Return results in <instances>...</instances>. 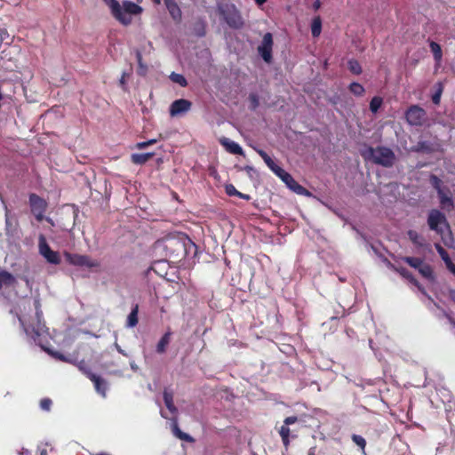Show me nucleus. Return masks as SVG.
<instances>
[{
	"mask_svg": "<svg viewBox=\"0 0 455 455\" xmlns=\"http://www.w3.org/2000/svg\"><path fill=\"white\" fill-rule=\"evenodd\" d=\"M115 347L120 354H122L124 356H127V354L121 348V347L117 343L115 344Z\"/></svg>",
	"mask_w": 455,
	"mask_h": 455,
	"instance_id": "48",
	"label": "nucleus"
},
{
	"mask_svg": "<svg viewBox=\"0 0 455 455\" xmlns=\"http://www.w3.org/2000/svg\"><path fill=\"white\" fill-rule=\"evenodd\" d=\"M297 421H298V418L296 416L287 417L283 421V425L281 427V428L279 430V434L282 437L283 445L286 447L289 445V443H290L289 438H290L291 430L289 428V426L296 423Z\"/></svg>",
	"mask_w": 455,
	"mask_h": 455,
	"instance_id": "13",
	"label": "nucleus"
},
{
	"mask_svg": "<svg viewBox=\"0 0 455 455\" xmlns=\"http://www.w3.org/2000/svg\"><path fill=\"white\" fill-rule=\"evenodd\" d=\"M256 151L264 160L265 164L268 166V168L278 176V173H281V172L283 169L278 166L264 150L256 149Z\"/></svg>",
	"mask_w": 455,
	"mask_h": 455,
	"instance_id": "16",
	"label": "nucleus"
},
{
	"mask_svg": "<svg viewBox=\"0 0 455 455\" xmlns=\"http://www.w3.org/2000/svg\"><path fill=\"white\" fill-rule=\"evenodd\" d=\"M446 267L452 273L455 274V265L452 263L451 259H448L444 261Z\"/></svg>",
	"mask_w": 455,
	"mask_h": 455,
	"instance_id": "42",
	"label": "nucleus"
},
{
	"mask_svg": "<svg viewBox=\"0 0 455 455\" xmlns=\"http://www.w3.org/2000/svg\"><path fill=\"white\" fill-rule=\"evenodd\" d=\"M29 203L31 205L32 212L36 215V218L38 220H41L46 206L44 200L40 198L38 196L32 194L29 196Z\"/></svg>",
	"mask_w": 455,
	"mask_h": 455,
	"instance_id": "12",
	"label": "nucleus"
},
{
	"mask_svg": "<svg viewBox=\"0 0 455 455\" xmlns=\"http://www.w3.org/2000/svg\"><path fill=\"white\" fill-rule=\"evenodd\" d=\"M170 79L173 83H176V84H180L182 87H184V86H186L188 84L186 78L184 77V76H182L180 74H177V73L172 72L170 75Z\"/></svg>",
	"mask_w": 455,
	"mask_h": 455,
	"instance_id": "29",
	"label": "nucleus"
},
{
	"mask_svg": "<svg viewBox=\"0 0 455 455\" xmlns=\"http://www.w3.org/2000/svg\"><path fill=\"white\" fill-rule=\"evenodd\" d=\"M403 260L416 269H419L424 264L423 260L419 258L404 257Z\"/></svg>",
	"mask_w": 455,
	"mask_h": 455,
	"instance_id": "27",
	"label": "nucleus"
},
{
	"mask_svg": "<svg viewBox=\"0 0 455 455\" xmlns=\"http://www.w3.org/2000/svg\"><path fill=\"white\" fill-rule=\"evenodd\" d=\"M225 191H226L227 195H228L229 196H242V193L239 192L238 190H236L235 186L232 185V184L226 185L225 186Z\"/></svg>",
	"mask_w": 455,
	"mask_h": 455,
	"instance_id": "36",
	"label": "nucleus"
},
{
	"mask_svg": "<svg viewBox=\"0 0 455 455\" xmlns=\"http://www.w3.org/2000/svg\"><path fill=\"white\" fill-rule=\"evenodd\" d=\"M172 432L173 435L180 440L190 443L194 441V439L188 434H186L180 429L177 419H173L172 421Z\"/></svg>",
	"mask_w": 455,
	"mask_h": 455,
	"instance_id": "21",
	"label": "nucleus"
},
{
	"mask_svg": "<svg viewBox=\"0 0 455 455\" xmlns=\"http://www.w3.org/2000/svg\"><path fill=\"white\" fill-rule=\"evenodd\" d=\"M382 99L380 97H373L370 102V109L372 113H377L382 105Z\"/></svg>",
	"mask_w": 455,
	"mask_h": 455,
	"instance_id": "31",
	"label": "nucleus"
},
{
	"mask_svg": "<svg viewBox=\"0 0 455 455\" xmlns=\"http://www.w3.org/2000/svg\"><path fill=\"white\" fill-rule=\"evenodd\" d=\"M352 440L357 446H359L363 451H364L366 446V441L362 435L355 434L352 435Z\"/></svg>",
	"mask_w": 455,
	"mask_h": 455,
	"instance_id": "35",
	"label": "nucleus"
},
{
	"mask_svg": "<svg viewBox=\"0 0 455 455\" xmlns=\"http://www.w3.org/2000/svg\"><path fill=\"white\" fill-rule=\"evenodd\" d=\"M314 7H315V9H318V8L320 7V1H318V0H317L316 2H315V4H314Z\"/></svg>",
	"mask_w": 455,
	"mask_h": 455,
	"instance_id": "53",
	"label": "nucleus"
},
{
	"mask_svg": "<svg viewBox=\"0 0 455 455\" xmlns=\"http://www.w3.org/2000/svg\"><path fill=\"white\" fill-rule=\"evenodd\" d=\"M402 276L408 279L411 283L418 285L416 279L410 274V272L404 267H394Z\"/></svg>",
	"mask_w": 455,
	"mask_h": 455,
	"instance_id": "32",
	"label": "nucleus"
},
{
	"mask_svg": "<svg viewBox=\"0 0 455 455\" xmlns=\"http://www.w3.org/2000/svg\"><path fill=\"white\" fill-rule=\"evenodd\" d=\"M322 29V22L320 18H315L312 21L311 25V32L312 36L317 37L321 34Z\"/></svg>",
	"mask_w": 455,
	"mask_h": 455,
	"instance_id": "28",
	"label": "nucleus"
},
{
	"mask_svg": "<svg viewBox=\"0 0 455 455\" xmlns=\"http://www.w3.org/2000/svg\"><path fill=\"white\" fill-rule=\"evenodd\" d=\"M191 102L185 99L174 100L170 106V115L178 116L187 113L191 108Z\"/></svg>",
	"mask_w": 455,
	"mask_h": 455,
	"instance_id": "11",
	"label": "nucleus"
},
{
	"mask_svg": "<svg viewBox=\"0 0 455 455\" xmlns=\"http://www.w3.org/2000/svg\"><path fill=\"white\" fill-rule=\"evenodd\" d=\"M278 177L291 188L292 191L299 195H307V191L305 188L299 185L291 174L283 170L281 173H278Z\"/></svg>",
	"mask_w": 455,
	"mask_h": 455,
	"instance_id": "10",
	"label": "nucleus"
},
{
	"mask_svg": "<svg viewBox=\"0 0 455 455\" xmlns=\"http://www.w3.org/2000/svg\"><path fill=\"white\" fill-rule=\"evenodd\" d=\"M449 320H450V322H451L452 324H454V325H455V323L452 321V319H451V318H449Z\"/></svg>",
	"mask_w": 455,
	"mask_h": 455,
	"instance_id": "58",
	"label": "nucleus"
},
{
	"mask_svg": "<svg viewBox=\"0 0 455 455\" xmlns=\"http://www.w3.org/2000/svg\"><path fill=\"white\" fill-rule=\"evenodd\" d=\"M156 4H159L161 3V0H153Z\"/></svg>",
	"mask_w": 455,
	"mask_h": 455,
	"instance_id": "56",
	"label": "nucleus"
},
{
	"mask_svg": "<svg viewBox=\"0 0 455 455\" xmlns=\"http://www.w3.org/2000/svg\"><path fill=\"white\" fill-rule=\"evenodd\" d=\"M349 90L355 96H362L364 93L363 86L355 82L349 85Z\"/></svg>",
	"mask_w": 455,
	"mask_h": 455,
	"instance_id": "30",
	"label": "nucleus"
},
{
	"mask_svg": "<svg viewBox=\"0 0 455 455\" xmlns=\"http://www.w3.org/2000/svg\"><path fill=\"white\" fill-rule=\"evenodd\" d=\"M35 307L36 309V323L34 324H30L27 322L24 315L19 316V321L23 327L25 333L30 337L36 343L41 344V336H43L45 332V325L42 322V312L39 311V301L35 300L34 302Z\"/></svg>",
	"mask_w": 455,
	"mask_h": 455,
	"instance_id": "2",
	"label": "nucleus"
},
{
	"mask_svg": "<svg viewBox=\"0 0 455 455\" xmlns=\"http://www.w3.org/2000/svg\"><path fill=\"white\" fill-rule=\"evenodd\" d=\"M408 236L416 246H423V238L418 232L414 230H409Z\"/></svg>",
	"mask_w": 455,
	"mask_h": 455,
	"instance_id": "26",
	"label": "nucleus"
},
{
	"mask_svg": "<svg viewBox=\"0 0 455 455\" xmlns=\"http://www.w3.org/2000/svg\"><path fill=\"white\" fill-rule=\"evenodd\" d=\"M125 76H126V74H125V73H123V75H122V76H121V78H120V81H119L120 84H121L124 88V86H125V83H126V78H125Z\"/></svg>",
	"mask_w": 455,
	"mask_h": 455,
	"instance_id": "47",
	"label": "nucleus"
},
{
	"mask_svg": "<svg viewBox=\"0 0 455 455\" xmlns=\"http://www.w3.org/2000/svg\"><path fill=\"white\" fill-rule=\"evenodd\" d=\"M153 156V153L132 154V161L135 164H143L148 162Z\"/></svg>",
	"mask_w": 455,
	"mask_h": 455,
	"instance_id": "22",
	"label": "nucleus"
},
{
	"mask_svg": "<svg viewBox=\"0 0 455 455\" xmlns=\"http://www.w3.org/2000/svg\"><path fill=\"white\" fill-rule=\"evenodd\" d=\"M167 10L171 16L175 20H179L181 18V11L174 0H164Z\"/></svg>",
	"mask_w": 455,
	"mask_h": 455,
	"instance_id": "17",
	"label": "nucleus"
},
{
	"mask_svg": "<svg viewBox=\"0 0 455 455\" xmlns=\"http://www.w3.org/2000/svg\"><path fill=\"white\" fill-rule=\"evenodd\" d=\"M435 249L443 261H447L451 259L447 251L440 244H435Z\"/></svg>",
	"mask_w": 455,
	"mask_h": 455,
	"instance_id": "39",
	"label": "nucleus"
},
{
	"mask_svg": "<svg viewBox=\"0 0 455 455\" xmlns=\"http://www.w3.org/2000/svg\"><path fill=\"white\" fill-rule=\"evenodd\" d=\"M138 2H140L141 0H137Z\"/></svg>",
	"mask_w": 455,
	"mask_h": 455,
	"instance_id": "60",
	"label": "nucleus"
},
{
	"mask_svg": "<svg viewBox=\"0 0 455 455\" xmlns=\"http://www.w3.org/2000/svg\"><path fill=\"white\" fill-rule=\"evenodd\" d=\"M255 2L259 4V5H261L263 4L264 3L267 2V0H255Z\"/></svg>",
	"mask_w": 455,
	"mask_h": 455,
	"instance_id": "52",
	"label": "nucleus"
},
{
	"mask_svg": "<svg viewBox=\"0 0 455 455\" xmlns=\"http://www.w3.org/2000/svg\"><path fill=\"white\" fill-rule=\"evenodd\" d=\"M38 251L47 262L54 265L60 263V256L58 251H52L47 243L44 235L38 236Z\"/></svg>",
	"mask_w": 455,
	"mask_h": 455,
	"instance_id": "5",
	"label": "nucleus"
},
{
	"mask_svg": "<svg viewBox=\"0 0 455 455\" xmlns=\"http://www.w3.org/2000/svg\"><path fill=\"white\" fill-rule=\"evenodd\" d=\"M272 35L270 33H266L262 38L261 44L258 47V52L267 63H270L272 60Z\"/></svg>",
	"mask_w": 455,
	"mask_h": 455,
	"instance_id": "8",
	"label": "nucleus"
},
{
	"mask_svg": "<svg viewBox=\"0 0 455 455\" xmlns=\"http://www.w3.org/2000/svg\"><path fill=\"white\" fill-rule=\"evenodd\" d=\"M161 415L162 417L166 418L163 411H161Z\"/></svg>",
	"mask_w": 455,
	"mask_h": 455,
	"instance_id": "59",
	"label": "nucleus"
},
{
	"mask_svg": "<svg viewBox=\"0 0 455 455\" xmlns=\"http://www.w3.org/2000/svg\"><path fill=\"white\" fill-rule=\"evenodd\" d=\"M446 267L452 273L455 274V265L452 263L451 259H448L444 261Z\"/></svg>",
	"mask_w": 455,
	"mask_h": 455,
	"instance_id": "44",
	"label": "nucleus"
},
{
	"mask_svg": "<svg viewBox=\"0 0 455 455\" xmlns=\"http://www.w3.org/2000/svg\"><path fill=\"white\" fill-rule=\"evenodd\" d=\"M441 93H442V91L439 90L437 92H435L433 97H432V100L435 104H439L440 103V99H441Z\"/></svg>",
	"mask_w": 455,
	"mask_h": 455,
	"instance_id": "45",
	"label": "nucleus"
},
{
	"mask_svg": "<svg viewBox=\"0 0 455 455\" xmlns=\"http://www.w3.org/2000/svg\"><path fill=\"white\" fill-rule=\"evenodd\" d=\"M220 144L231 154L243 155V151L240 145L228 138L220 139Z\"/></svg>",
	"mask_w": 455,
	"mask_h": 455,
	"instance_id": "15",
	"label": "nucleus"
},
{
	"mask_svg": "<svg viewBox=\"0 0 455 455\" xmlns=\"http://www.w3.org/2000/svg\"><path fill=\"white\" fill-rule=\"evenodd\" d=\"M16 283V278L5 270H0V289L4 286H12Z\"/></svg>",
	"mask_w": 455,
	"mask_h": 455,
	"instance_id": "19",
	"label": "nucleus"
},
{
	"mask_svg": "<svg viewBox=\"0 0 455 455\" xmlns=\"http://www.w3.org/2000/svg\"><path fill=\"white\" fill-rule=\"evenodd\" d=\"M250 100H251V105H252V108H256L259 105V99L257 97V95L255 94H251L250 95Z\"/></svg>",
	"mask_w": 455,
	"mask_h": 455,
	"instance_id": "41",
	"label": "nucleus"
},
{
	"mask_svg": "<svg viewBox=\"0 0 455 455\" xmlns=\"http://www.w3.org/2000/svg\"><path fill=\"white\" fill-rule=\"evenodd\" d=\"M156 142V140H155V139H153V140H148V141L139 142V143L137 144V148H138L139 149H142V148H146V147H148V146H150V145L155 144Z\"/></svg>",
	"mask_w": 455,
	"mask_h": 455,
	"instance_id": "40",
	"label": "nucleus"
},
{
	"mask_svg": "<svg viewBox=\"0 0 455 455\" xmlns=\"http://www.w3.org/2000/svg\"><path fill=\"white\" fill-rule=\"evenodd\" d=\"M406 120L411 125H422L426 120V112L419 106H411L406 112Z\"/></svg>",
	"mask_w": 455,
	"mask_h": 455,
	"instance_id": "7",
	"label": "nucleus"
},
{
	"mask_svg": "<svg viewBox=\"0 0 455 455\" xmlns=\"http://www.w3.org/2000/svg\"><path fill=\"white\" fill-rule=\"evenodd\" d=\"M164 401L165 406L170 411V412L172 414H176L178 410L173 403V394L172 391H169L167 389H165L164 391Z\"/></svg>",
	"mask_w": 455,
	"mask_h": 455,
	"instance_id": "20",
	"label": "nucleus"
},
{
	"mask_svg": "<svg viewBox=\"0 0 455 455\" xmlns=\"http://www.w3.org/2000/svg\"><path fill=\"white\" fill-rule=\"evenodd\" d=\"M223 15L226 22L232 28H239L243 24L241 15L234 5L228 7L227 12L223 11Z\"/></svg>",
	"mask_w": 455,
	"mask_h": 455,
	"instance_id": "9",
	"label": "nucleus"
},
{
	"mask_svg": "<svg viewBox=\"0 0 455 455\" xmlns=\"http://www.w3.org/2000/svg\"><path fill=\"white\" fill-rule=\"evenodd\" d=\"M40 455H48V454H47V451H46V449H43V450L40 451Z\"/></svg>",
	"mask_w": 455,
	"mask_h": 455,
	"instance_id": "54",
	"label": "nucleus"
},
{
	"mask_svg": "<svg viewBox=\"0 0 455 455\" xmlns=\"http://www.w3.org/2000/svg\"><path fill=\"white\" fill-rule=\"evenodd\" d=\"M430 50L434 55V59L437 63H440L443 58L441 46L435 42H430Z\"/></svg>",
	"mask_w": 455,
	"mask_h": 455,
	"instance_id": "25",
	"label": "nucleus"
},
{
	"mask_svg": "<svg viewBox=\"0 0 455 455\" xmlns=\"http://www.w3.org/2000/svg\"><path fill=\"white\" fill-rule=\"evenodd\" d=\"M138 312H139V307H138V305H136L132 309L130 314L128 315L127 323H126V326L127 327L132 328V327H135L137 325V323H138Z\"/></svg>",
	"mask_w": 455,
	"mask_h": 455,
	"instance_id": "23",
	"label": "nucleus"
},
{
	"mask_svg": "<svg viewBox=\"0 0 455 455\" xmlns=\"http://www.w3.org/2000/svg\"><path fill=\"white\" fill-rule=\"evenodd\" d=\"M363 156L384 167H391L395 160L394 152L386 147L368 148Z\"/></svg>",
	"mask_w": 455,
	"mask_h": 455,
	"instance_id": "3",
	"label": "nucleus"
},
{
	"mask_svg": "<svg viewBox=\"0 0 455 455\" xmlns=\"http://www.w3.org/2000/svg\"><path fill=\"white\" fill-rule=\"evenodd\" d=\"M446 267L452 273L455 274V265L452 263L451 259H448L444 261Z\"/></svg>",
	"mask_w": 455,
	"mask_h": 455,
	"instance_id": "43",
	"label": "nucleus"
},
{
	"mask_svg": "<svg viewBox=\"0 0 455 455\" xmlns=\"http://www.w3.org/2000/svg\"><path fill=\"white\" fill-rule=\"evenodd\" d=\"M86 376L93 382L96 391L100 394L103 397L106 396V392L108 389L107 382L101 379L100 376L91 372L84 371Z\"/></svg>",
	"mask_w": 455,
	"mask_h": 455,
	"instance_id": "14",
	"label": "nucleus"
},
{
	"mask_svg": "<svg viewBox=\"0 0 455 455\" xmlns=\"http://www.w3.org/2000/svg\"><path fill=\"white\" fill-rule=\"evenodd\" d=\"M136 58H137V60H138V63H139V67H140L139 73L140 75H144L146 73L147 67L142 63V56H141V53L140 52H136Z\"/></svg>",
	"mask_w": 455,
	"mask_h": 455,
	"instance_id": "38",
	"label": "nucleus"
},
{
	"mask_svg": "<svg viewBox=\"0 0 455 455\" xmlns=\"http://www.w3.org/2000/svg\"><path fill=\"white\" fill-rule=\"evenodd\" d=\"M453 275H455V273Z\"/></svg>",
	"mask_w": 455,
	"mask_h": 455,
	"instance_id": "62",
	"label": "nucleus"
},
{
	"mask_svg": "<svg viewBox=\"0 0 455 455\" xmlns=\"http://www.w3.org/2000/svg\"><path fill=\"white\" fill-rule=\"evenodd\" d=\"M427 223L430 229L435 230L442 236L446 233L451 234L445 216L438 210H432L429 212Z\"/></svg>",
	"mask_w": 455,
	"mask_h": 455,
	"instance_id": "4",
	"label": "nucleus"
},
{
	"mask_svg": "<svg viewBox=\"0 0 455 455\" xmlns=\"http://www.w3.org/2000/svg\"><path fill=\"white\" fill-rule=\"evenodd\" d=\"M45 350H46L49 354H51L52 355H53L54 357L58 358V359H60V360H62V361H65V360H66V358H65L62 355H60V353H58V352L53 353V352L50 351L49 349H45Z\"/></svg>",
	"mask_w": 455,
	"mask_h": 455,
	"instance_id": "46",
	"label": "nucleus"
},
{
	"mask_svg": "<svg viewBox=\"0 0 455 455\" xmlns=\"http://www.w3.org/2000/svg\"><path fill=\"white\" fill-rule=\"evenodd\" d=\"M434 180H435V183L439 182V180L436 177H434Z\"/></svg>",
	"mask_w": 455,
	"mask_h": 455,
	"instance_id": "57",
	"label": "nucleus"
},
{
	"mask_svg": "<svg viewBox=\"0 0 455 455\" xmlns=\"http://www.w3.org/2000/svg\"><path fill=\"white\" fill-rule=\"evenodd\" d=\"M453 275H455V273Z\"/></svg>",
	"mask_w": 455,
	"mask_h": 455,
	"instance_id": "61",
	"label": "nucleus"
},
{
	"mask_svg": "<svg viewBox=\"0 0 455 455\" xmlns=\"http://www.w3.org/2000/svg\"><path fill=\"white\" fill-rule=\"evenodd\" d=\"M64 256H65L67 261L69 264L74 265V266L86 267L88 268L100 267L99 261L93 260L89 256H86V255L72 254L69 252H65Z\"/></svg>",
	"mask_w": 455,
	"mask_h": 455,
	"instance_id": "6",
	"label": "nucleus"
},
{
	"mask_svg": "<svg viewBox=\"0 0 455 455\" xmlns=\"http://www.w3.org/2000/svg\"><path fill=\"white\" fill-rule=\"evenodd\" d=\"M108 6L112 16L122 25L129 26L132 22V16L140 14L142 8L131 1L120 4L117 0H102Z\"/></svg>",
	"mask_w": 455,
	"mask_h": 455,
	"instance_id": "1",
	"label": "nucleus"
},
{
	"mask_svg": "<svg viewBox=\"0 0 455 455\" xmlns=\"http://www.w3.org/2000/svg\"><path fill=\"white\" fill-rule=\"evenodd\" d=\"M130 365H131V369H132V371H138L139 367H138V365H137L134 362H132V363H130Z\"/></svg>",
	"mask_w": 455,
	"mask_h": 455,
	"instance_id": "49",
	"label": "nucleus"
},
{
	"mask_svg": "<svg viewBox=\"0 0 455 455\" xmlns=\"http://www.w3.org/2000/svg\"><path fill=\"white\" fill-rule=\"evenodd\" d=\"M348 68H349V70L355 75H359L362 72L361 66L358 63V61H356V60H349Z\"/></svg>",
	"mask_w": 455,
	"mask_h": 455,
	"instance_id": "34",
	"label": "nucleus"
},
{
	"mask_svg": "<svg viewBox=\"0 0 455 455\" xmlns=\"http://www.w3.org/2000/svg\"><path fill=\"white\" fill-rule=\"evenodd\" d=\"M238 197L240 198H243V199H246V200H249L250 199V196L248 195H244L242 193V196H237Z\"/></svg>",
	"mask_w": 455,
	"mask_h": 455,
	"instance_id": "51",
	"label": "nucleus"
},
{
	"mask_svg": "<svg viewBox=\"0 0 455 455\" xmlns=\"http://www.w3.org/2000/svg\"><path fill=\"white\" fill-rule=\"evenodd\" d=\"M238 197L240 198H243V199H246V200H249L250 199V196L248 195H244L242 193V196H237Z\"/></svg>",
	"mask_w": 455,
	"mask_h": 455,
	"instance_id": "50",
	"label": "nucleus"
},
{
	"mask_svg": "<svg viewBox=\"0 0 455 455\" xmlns=\"http://www.w3.org/2000/svg\"><path fill=\"white\" fill-rule=\"evenodd\" d=\"M438 196L440 198V203L443 208H452L453 202L451 197L448 196L440 188H438Z\"/></svg>",
	"mask_w": 455,
	"mask_h": 455,
	"instance_id": "24",
	"label": "nucleus"
},
{
	"mask_svg": "<svg viewBox=\"0 0 455 455\" xmlns=\"http://www.w3.org/2000/svg\"><path fill=\"white\" fill-rule=\"evenodd\" d=\"M5 223H6L7 227L10 225V220H9L8 214H6Z\"/></svg>",
	"mask_w": 455,
	"mask_h": 455,
	"instance_id": "55",
	"label": "nucleus"
},
{
	"mask_svg": "<svg viewBox=\"0 0 455 455\" xmlns=\"http://www.w3.org/2000/svg\"><path fill=\"white\" fill-rule=\"evenodd\" d=\"M171 337H172V332L170 331H167L163 335V337L160 339V340L158 341V343L156 345V353H158V354L165 353L166 348L171 342Z\"/></svg>",
	"mask_w": 455,
	"mask_h": 455,
	"instance_id": "18",
	"label": "nucleus"
},
{
	"mask_svg": "<svg viewBox=\"0 0 455 455\" xmlns=\"http://www.w3.org/2000/svg\"><path fill=\"white\" fill-rule=\"evenodd\" d=\"M52 403V402L50 398H44L40 402V408L43 411H49L51 410Z\"/></svg>",
	"mask_w": 455,
	"mask_h": 455,
	"instance_id": "37",
	"label": "nucleus"
},
{
	"mask_svg": "<svg viewBox=\"0 0 455 455\" xmlns=\"http://www.w3.org/2000/svg\"><path fill=\"white\" fill-rule=\"evenodd\" d=\"M418 270L422 275V276L427 279L433 278V271L430 266L423 264Z\"/></svg>",
	"mask_w": 455,
	"mask_h": 455,
	"instance_id": "33",
	"label": "nucleus"
}]
</instances>
